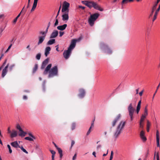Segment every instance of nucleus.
Returning a JSON list of instances; mask_svg holds the SVG:
<instances>
[{
    "mask_svg": "<svg viewBox=\"0 0 160 160\" xmlns=\"http://www.w3.org/2000/svg\"><path fill=\"white\" fill-rule=\"evenodd\" d=\"M52 66V64H49L47 66L43 72L44 75H46L48 73L49 78H52L55 76H57L58 75V69L57 66H55L50 69Z\"/></svg>",
    "mask_w": 160,
    "mask_h": 160,
    "instance_id": "1",
    "label": "nucleus"
},
{
    "mask_svg": "<svg viewBox=\"0 0 160 160\" xmlns=\"http://www.w3.org/2000/svg\"><path fill=\"white\" fill-rule=\"evenodd\" d=\"M81 2L83 4L88 7L90 8L93 7L95 9L102 11L103 9L101 8L96 2L91 1H82Z\"/></svg>",
    "mask_w": 160,
    "mask_h": 160,
    "instance_id": "2",
    "label": "nucleus"
},
{
    "mask_svg": "<svg viewBox=\"0 0 160 160\" xmlns=\"http://www.w3.org/2000/svg\"><path fill=\"white\" fill-rule=\"evenodd\" d=\"M77 40L76 39L72 40L71 42V44L67 50H65L63 53L64 57L66 59H67L69 58L71 52L72 50L75 47Z\"/></svg>",
    "mask_w": 160,
    "mask_h": 160,
    "instance_id": "3",
    "label": "nucleus"
},
{
    "mask_svg": "<svg viewBox=\"0 0 160 160\" xmlns=\"http://www.w3.org/2000/svg\"><path fill=\"white\" fill-rule=\"evenodd\" d=\"M126 122L123 121H121L120 122L118 125V126L116 131L115 132L114 135V136L116 138L121 133L124 127L126 124Z\"/></svg>",
    "mask_w": 160,
    "mask_h": 160,
    "instance_id": "4",
    "label": "nucleus"
},
{
    "mask_svg": "<svg viewBox=\"0 0 160 160\" xmlns=\"http://www.w3.org/2000/svg\"><path fill=\"white\" fill-rule=\"evenodd\" d=\"M127 109L129 115L130 117V121H132L134 118V114L135 110V108L133 107L132 103H130L129 104Z\"/></svg>",
    "mask_w": 160,
    "mask_h": 160,
    "instance_id": "5",
    "label": "nucleus"
},
{
    "mask_svg": "<svg viewBox=\"0 0 160 160\" xmlns=\"http://www.w3.org/2000/svg\"><path fill=\"white\" fill-rule=\"evenodd\" d=\"M15 66V64H12L9 66V63H8L4 68L2 69V77H4L6 75L8 72V67H9V70L10 71H11Z\"/></svg>",
    "mask_w": 160,
    "mask_h": 160,
    "instance_id": "6",
    "label": "nucleus"
},
{
    "mask_svg": "<svg viewBox=\"0 0 160 160\" xmlns=\"http://www.w3.org/2000/svg\"><path fill=\"white\" fill-rule=\"evenodd\" d=\"M99 14L98 13H95L91 15L88 19V22L90 25L92 26L93 25L95 21L98 18Z\"/></svg>",
    "mask_w": 160,
    "mask_h": 160,
    "instance_id": "7",
    "label": "nucleus"
},
{
    "mask_svg": "<svg viewBox=\"0 0 160 160\" xmlns=\"http://www.w3.org/2000/svg\"><path fill=\"white\" fill-rule=\"evenodd\" d=\"M100 48L103 50L105 52L108 54H111L112 53V51L108 46L105 44L103 42H101L100 44Z\"/></svg>",
    "mask_w": 160,
    "mask_h": 160,
    "instance_id": "8",
    "label": "nucleus"
},
{
    "mask_svg": "<svg viewBox=\"0 0 160 160\" xmlns=\"http://www.w3.org/2000/svg\"><path fill=\"white\" fill-rule=\"evenodd\" d=\"M69 6L70 4L66 1H64L62 9V12H69Z\"/></svg>",
    "mask_w": 160,
    "mask_h": 160,
    "instance_id": "9",
    "label": "nucleus"
},
{
    "mask_svg": "<svg viewBox=\"0 0 160 160\" xmlns=\"http://www.w3.org/2000/svg\"><path fill=\"white\" fill-rule=\"evenodd\" d=\"M121 118V115L120 114H119L117 115V117L112 122V127H114L115 125L117 122L120 120Z\"/></svg>",
    "mask_w": 160,
    "mask_h": 160,
    "instance_id": "10",
    "label": "nucleus"
},
{
    "mask_svg": "<svg viewBox=\"0 0 160 160\" xmlns=\"http://www.w3.org/2000/svg\"><path fill=\"white\" fill-rule=\"evenodd\" d=\"M145 118H146L145 117H144V116H141L140 119L139 123V127L140 128H141L142 129H143V128L144 122Z\"/></svg>",
    "mask_w": 160,
    "mask_h": 160,
    "instance_id": "11",
    "label": "nucleus"
},
{
    "mask_svg": "<svg viewBox=\"0 0 160 160\" xmlns=\"http://www.w3.org/2000/svg\"><path fill=\"white\" fill-rule=\"evenodd\" d=\"M79 92L78 97L80 98H83L84 97L85 94V90L81 88L79 90Z\"/></svg>",
    "mask_w": 160,
    "mask_h": 160,
    "instance_id": "12",
    "label": "nucleus"
},
{
    "mask_svg": "<svg viewBox=\"0 0 160 160\" xmlns=\"http://www.w3.org/2000/svg\"><path fill=\"white\" fill-rule=\"evenodd\" d=\"M63 14L62 15V20L63 21H67L69 19L68 13L69 12H62Z\"/></svg>",
    "mask_w": 160,
    "mask_h": 160,
    "instance_id": "13",
    "label": "nucleus"
},
{
    "mask_svg": "<svg viewBox=\"0 0 160 160\" xmlns=\"http://www.w3.org/2000/svg\"><path fill=\"white\" fill-rule=\"evenodd\" d=\"M58 33V31L57 30H54L50 36V38H54L56 37Z\"/></svg>",
    "mask_w": 160,
    "mask_h": 160,
    "instance_id": "14",
    "label": "nucleus"
},
{
    "mask_svg": "<svg viewBox=\"0 0 160 160\" xmlns=\"http://www.w3.org/2000/svg\"><path fill=\"white\" fill-rule=\"evenodd\" d=\"M48 61L49 59L48 58H47L43 62L41 67V69H43L45 68L46 65L48 63Z\"/></svg>",
    "mask_w": 160,
    "mask_h": 160,
    "instance_id": "15",
    "label": "nucleus"
},
{
    "mask_svg": "<svg viewBox=\"0 0 160 160\" xmlns=\"http://www.w3.org/2000/svg\"><path fill=\"white\" fill-rule=\"evenodd\" d=\"M156 140H157V147H160V144H159V131L158 130H157L156 131Z\"/></svg>",
    "mask_w": 160,
    "mask_h": 160,
    "instance_id": "16",
    "label": "nucleus"
},
{
    "mask_svg": "<svg viewBox=\"0 0 160 160\" xmlns=\"http://www.w3.org/2000/svg\"><path fill=\"white\" fill-rule=\"evenodd\" d=\"M18 135L17 132L15 130H13L10 133V137L11 138L16 137Z\"/></svg>",
    "mask_w": 160,
    "mask_h": 160,
    "instance_id": "17",
    "label": "nucleus"
},
{
    "mask_svg": "<svg viewBox=\"0 0 160 160\" xmlns=\"http://www.w3.org/2000/svg\"><path fill=\"white\" fill-rule=\"evenodd\" d=\"M157 5H158L155 4V3H154V4H153V6L152 8V11L151 13V14L149 15V18H150L152 16L156 8Z\"/></svg>",
    "mask_w": 160,
    "mask_h": 160,
    "instance_id": "18",
    "label": "nucleus"
},
{
    "mask_svg": "<svg viewBox=\"0 0 160 160\" xmlns=\"http://www.w3.org/2000/svg\"><path fill=\"white\" fill-rule=\"evenodd\" d=\"M45 36H40L38 37L39 41L38 43V45L42 43L44 40L45 39Z\"/></svg>",
    "mask_w": 160,
    "mask_h": 160,
    "instance_id": "19",
    "label": "nucleus"
},
{
    "mask_svg": "<svg viewBox=\"0 0 160 160\" xmlns=\"http://www.w3.org/2000/svg\"><path fill=\"white\" fill-rule=\"evenodd\" d=\"M38 0H34L33 6L31 10V12L33 11L36 8Z\"/></svg>",
    "mask_w": 160,
    "mask_h": 160,
    "instance_id": "20",
    "label": "nucleus"
},
{
    "mask_svg": "<svg viewBox=\"0 0 160 160\" xmlns=\"http://www.w3.org/2000/svg\"><path fill=\"white\" fill-rule=\"evenodd\" d=\"M67 24H64L62 25L59 26L57 27V28L61 31H62L65 29L66 27H67Z\"/></svg>",
    "mask_w": 160,
    "mask_h": 160,
    "instance_id": "21",
    "label": "nucleus"
},
{
    "mask_svg": "<svg viewBox=\"0 0 160 160\" xmlns=\"http://www.w3.org/2000/svg\"><path fill=\"white\" fill-rule=\"evenodd\" d=\"M11 145L15 148L20 147V146L18 144L17 141L12 142L10 143Z\"/></svg>",
    "mask_w": 160,
    "mask_h": 160,
    "instance_id": "22",
    "label": "nucleus"
},
{
    "mask_svg": "<svg viewBox=\"0 0 160 160\" xmlns=\"http://www.w3.org/2000/svg\"><path fill=\"white\" fill-rule=\"evenodd\" d=\"M51 48L49 47H48L46 48L45 52V55L46 57H47L49 54L50 51H51Z\"/></svg>",
    "mask_w": 160,
    "mask_h": 160,
    "instance_id": "23",
    "label": "nucleus"
},
{
    "mask_svg": "<svg viewBox=\"0 0 160 160\" xmlns=\"http://www.w3.org/2000/svg\"><path fill=\"white\" fill-rule=\"evenodd\" d=\"M55 42V39H51L49 40L48 42H47V45H52Z\"/></svg>",
    "mask_w": 160,
    "mask_h": 160,
    "instance_id": "24",
    "label": "nucleus"
},
{
    "mask_svg": "<svg viewBox=\"0 0 160 160\" xmlns=\"http://www.w3.org/2000/svg\"><path fill=\"white\" fill-rule=\"evenodd\" d=\"M57 149L58 150V153L60 154V158H62L63 156L62 154V150L59 148H58Z\"/></svg>",
    "mask_w": 160,
    "mask_h": 160,
    "instance_id": "25",
    "label": "nucleus"
},
{
    "mask_svg": "<svg viewBox=\"0 0 160 160\" xmlns=\"http://www.w3.org/2000/svg\"><path fill=\"white\" fill-rule=\"evenodd\" d=\"M20 133L19 134V135L21 137H24L27 134L26 132H24L22 129L21 130V131H20Z\"/></svg>",
    "mask_w": 160,
    "mask_h": 160,
    "instance_id": "26",
    "label": "nucleus"
},
{
    "mask_svg": "<svg viewBox=\"0 0 160 160\" xmlns=\"http://www.w3.org/2000/svg\"><path fill=\"white\" fill-rule=\"evenodd\" d=\"M151 126V123L148 120L147 121V131L148 132H149V127Z\"/></svg>",
    "mask_w": 160,
    "mask_h": 160,
    "instance_id": "27",
    "label": "nucleus"
},
{
    "mask_svg": "<svg viewBox=\"0 0 160 160\" xmlns=\"http://www.w3.org/2000/svg\"><path fill=\"white\" fill-rule=\"evenodd\" d=\"M141 105H140L138 104L136 107V112L137 114H138L141 108Z\"/></svg>",
    "mask_w": 160,
    "mask_h": 160,
    "instance_id": "28",
    "label": "nucleus"
},
{
    "mask_svg": "<svg viewBox=\"0 0 160 160\" xmlns=\"http://www.w3.org/2000/svg\"><path fill=\"white\" fill-rule=\"evenodd\" d=\"M158 13H157L156 12H155L153 16V18L152 19V22H154L157 18V16L158 14Z\"/></svg>",
    "mask_w": 160,
    "mask_h": 160,
    "instance_id": "29",
    "label": "nucleus"
},
{
    "mask_svg": "<svg viewBox=\"0 0 160 160\" xmlns=\"http://www.w3.org/2000/svg\"><path fill=\"white\" fill-rule=\"evenodd\" d=\"M38 68V65L37 64H35L34 67L33 69V72L35 73L36 71L37 70Z\"/></svg>",
    "mask_w": 160,
    "mask_h": 160,
    "instance_id": "30",
    "label": "nucleus"
},
{
    "mask_svg": "<svg viewBox=\"0 0 160 160\" xmlns=\"http://www.w3.org/2000/svg\"><path fill=\"white\" fill-rule=\"evenodd\" d=\"M19 148H21V149L25 153H26V154H28V152L25 149L23 148V147L22 146L20 147H19Z\"/></svg>",
    "mask_w": 160,
    "mask_h": 160,
    "instance_id": "31",
    "label": "nucleus"
},
{
    "mask_svg": "<svg viewBox=\"0 0 160 160\" xmlns=\"http://www.w3.org/2000/svg\"><path fill=\"white\" fill-rule=\"evenodd\" d=\"M41 56V54L40 53H38L36 56V58L39 60L40 59Z\"/></svg>",
    "mask_w": 160,
    "mask_h": 160,
    "instance_id": "32",
    "label": "nucleus"
},
{
    "mask_svg": "<svg viewBox=\"0 0 160 160\" xmlns=\"http://www.w3.org/2000/svg\"><path fill=\"white\" fill-rule=\"evenodd\" d=\"M39 33L40 35H42V36H45V37H46V34L45 33L44 31H41L39 32Z\"/></svg>",
    "mask_w": 160,
    "mask_h": 160,
    "instance_id": "33",
    "label": "nucleus"
},
{
    "mask_svg": "<svg viewBox=\"0 0 160 160\" xmlns=\"http://www.w3.org/2000/svg\"><path fill=\"white\" fill-rule=\"evenodd\" d=\"M76 127V124L75 123H73L72 124V130H73L75 129Z\"/></svg>",
    "mask_w": 160,
    "mask_h": 160,
    "instance_id": "34",
    "label": "nucleus"
},
{
    "mask_svg": "<svg viewBox=\"0 0 160 160\" xmlns=\"http://www.w3.org/2000/svg\"><path fill=\"white\" fill-rule=\"evenodd\" d=\"M141 139L143 141V142H145L147 140L146 138L144 136H142L140 137Z\"/></svg>",
    "mask_w": 160,
    "mask_h": 160,
    "instance_id": "35",
    "label": "nucleus"
},
{
    "mask_svg": "<svg viewBox=\"0 0 160 160\" xmlns=\"http://www.w3.org/2000/svg\"><path fill=\"white\" fill-rule=\"evenodd\" d=\"M50 152H51V153L52 154V157H53H53H54L55 154L56 153L53 150H51Z\"/></svg>",
    "mask_w": 160,
    "mask_h": 160,
    "instance_id": "36",
    "label": "nucleus"
},
{
    "mask_svg": "<svg viewBox=\"0 0 160 160\" xmlns=\"http://www.w3.org/2000/svg\"><path fill=\"white\" fill-rule=\"evenodd\" d=\"M16 128L17 129L19 130V131H21V130L22 129V128H21V127L20 126L19 124H17L16 126Z\"/></svg>",
    "mask_w": 160,
    "mask_h": 160,
    "instance_id": "37",
    "label": "nucleus"
},
{
    "mask_svg": "<svg viewBox=\"0 0 160 160\" xmlns=\"http://www.w3.org/2000/svg\"><path fill=\"white\" fill-rule=\"evenodd\" d=\"M113 152L112 151L111 152V155L110 156L109 160H112L113 157Z\"/></svg>",
    "mask_w": 160,
    "mask_h": 160,
    "instance_id": "38",
    "label": "nucleus"
},
{
    "mask_svg": "<svg viewBox=\"0 0 160 160\" xmlns=\"http://www.w3.org/2000/svg\"><path fill=\"white\" fill-rule=\"evenodd\" d=\"M7 147L9 149V152L10 153H12V150L11 149V147H10V145L8 144L7 145Z\"/></svg>",
    "mask_w": 160,
    "mask_h": 160,
    "instance_id": "39",
    "label": "nucleus"
},
{
    "mask_svg": "<svg viewBox=\"0 0 160 160\" xmlns=\"http://www.w3.org/2000/svg\"><path fill=\"white\" fill-rule=\"evenodd\" d=\"M25 139L26 140H29V141H33V140L32 138L29 137H26L25 138Z\"/></svg>",
    "mask_w": 160,
    "mask_h": 160,
    "instance_id": "40",
    "label": "nucleus"
},
{
    "mask_svg": "<svg viewBox=\"0 0 160 160\" xmlns=\"http://www.w3.org/2000/svg\"><path fill=\"white\" fill-rule=\"evenodd\" d=\"M144 135H145L144 132L143 130L141 131L140 133V137H141L142 136H144Z\"/></svg>",
    "mask_w": 160,
    "mask_h": 160,
    "instance_id": "41",
    "label": "nucleus"
},
{
    "mask_svg": "<svg viewBox=\"0 0 160 160\" xmlns=\"http://www.w3.org/2000/svg\"><path fill=\"white\" fill-rule=\"evenodd\" d=\"M58 20L57 19H56L55 22L54 23V26H56L58 25Z\"/></svg>",
    "mask_w": 160,
    "mask_h": 160,
    "instance_id": "42",
    "label": "nucleus"
},
{
    "mask_svg": "<svg viewBox=\"0 0 160 160\" xmlns=\"http://www.w3.org/2000/svg\"><path fill=\"white\" fill-rule=\"evenodd\" d=\"M24 7L23 8H22V10L21 11V12L17 16V17H16V18H17L18 19V18L20 17V15L21 14V13L24 10Z\"/></svg>",
    "mask_w": 160,
    "mask_h": 160,
    "instance_id": "43",
    "label": "nucleus"
},
{
    "mask_svg": "<svg viewBox=\"0 0 160 160\" xmlns=\"http://www.w3.org/2000/svg\"><path fill=\"white\" fill-rule=\"evenodd\" d=\"M160 10V4H159L158 7L155 11V12L158 13Z\"/></svg>",
    "mask_w": 160,
    "mask_h": 160,
    "instance_id": "44",
    "label": "nucleus"
},
{
    "mask_svg": "<svg viewBox=\"0 0 160 160\" xmlns=\"http://www.w3.org/2000/svg\"><path fill=\"white\" fill-rule=\"evenodd\" d=\"M78 8H81L82 9L84 10L85 9V7L81 6L79 5L78 6Z\"/></svg>",
    "mask_w": 160,
    "mask_h": 160,
    "instance_id": "45",
    "label": "nucleus"
},
{
    "mask_svg": "<svg viewBox=\"0 0 160 160\" xmlns=\"http://www.w3.org/2000/svg\"><path fill=\"white\" fill-rule=\"evenodd\" d=\"M156 158H157V160H159V153L158 152L156 154Z\"/></svg>",
    "mask_w": 160,
    "mask_h": 160,
    "instance_id": "46",
    "label": "nucleus"
},
{
    "mask_svg": "<svg viewBox=\"0 0 160 160\" xmlns=\"http://www.w3.org/2000/svg\"><path fill=\"white\" fill-rule=\"evenodd\" d=\"M148 115V112H144V113L142 114V116H144V117H145L146 118V117Z\"/></svg>",
    "mask_w": 160,
    "mask_h": 160,
    "instance_id": "47",
    "label": "nucleus"
},
{
    "mask_svg": "<svg viewBox=\"0 0 160 160\" xmlns=\"http://www.w3.org/2000/svg\"><path fill=\"white\" fill-rule=\"evenodd\" d=\"M77 154L76 153L74 154V156L73 157L72 159V160H76V157H77Z\"/></svg>",
    "mask_w": 160,
    "mask_h": 160,
    "instance_id": "48",
    "label": "nucleus"
},
{
    "mask_svg": "<svg viewBox=\"0 0 160 160\" xmlns=\"http://www.w3.org/2000/svg\"><path fill=\"white\" fill-rule=\"evenodd\" d=\"M59 36L61 37L64 34V32H63L60 31L59 32Z\"/></svg>",
    "mask_w": 160,
    "mask_h": 160,
    "instance_id": "49",
    "label": "nucleus"
},
{
    "mask_svg": "<svg viewBox=\"0 0 160 160\" xmlns=\"http://www.w3.org/2000/svg\"><path fill=\"white\" fill-rule=\"evenodd\" d=\"M4 29V28H0V30L1 31V32L0 33V37H1V36L2 35V32L3 31Z\"/></svg>",
    "mask_w": 160,
    "mask_h": 160,
    "instance_id": "50",
    "label": "nucleus"
},
{
    "mask_svg": "<svg viewBox=\"0 0 160 160\" xmlns=\"http://www.w3.org/2000/svg\"><path fill=\"white\" fill-rule=\"evenodd\" d=\"M75 144V142L74 140H72L71 142V148H72V146L74 145V144Z\"/></svg>",
    "mask_w": 160,
    "mask_h": 160,
    "instance_id": "51",
    "label": "nucleus"
},
{
    "mask_svg": "<svg viewBox=\"0 0 160 160\" xmlns=\"http://www.w3.org/2000/svg\"><path fill=\"white\" fill-rule=\"evenodd\" d=\"M7 59H6L5 60V61H4V63H3L2 65V67H3L6 64L7 62Z\"/></svg>",
    "mask_w": 160,
    "mask_h": 160,
    "instance_id": "52",
    "label": "nucleus"
},
{
    "mask_svg": "<svg viewBox=\"0 0 160 160\" xmlns=\"http://www.w3.org/2000/svg\"><path fill=\"white\" fill-rule=\"evenodd\" d=\"M91 129H90V128H89V130H88V131L87 133V135H88L90 133V132H91Z\"/></svg>",
    "mask_w": 160,
    "mask_h": 160,
    "instance_id": "53",
    "label": "nucleus"
},
{
    "mask_svg": "<svg viewBox=\"0 0 160 160\" xmlns=\"http://www.w3.org/2000/svg\"><path fill=\"white\" fill-rule=\"evenodd\" d=\"M11 132V131L10 130V127H8V133L10 134Z\"/></svg>",
    "mask_w": 160,
    "mask_h": 160,
    "instance_id": "54",
    "label": "nucleus"
},
{
    "mask_svg": "<svg viewBox=\"0 0 160 160\" xmlns=\"http://www.w3.org/2000/svg\"><path fill=\"white\" fill-rule=\"evenodd\" d=\"M28 134L32 138H33L34 139H35V138L31 133H29Z\"/></svg>",
    "mask_w": 160,
    "mask_h": 160,
    "instance_id": "55",
    "label": "nucleus"
},
{
    "mask_svg": "<svg viewBox=\"0 0 160 160\" xmlns=\"http://www.w3.org/2000/svg\"><path fill=\"white\" fill-rule=\"evenodd\" d=\"M102 147V146L101 145H98L97 147V149H99L100 148H101Z\"/></svg>",
    "mask_w": 160,
    "mask_h": 160,
    "instance_id": "56",
    "label": "nucleus"
},
{
    "mask_svg": "<svg viewBox=\"0 0 160 160\" xmlns=\"http://www.w3.org/2000/svg\"><path fill=\"white\" fill-rule=\"evenodd\" d=\"M27 96H25V95H24L23 96V99H24V100H27Z\"/></svg>",
    "mask_w": 160,
    "mask_h": 160,
    "instance_id": "57",
    "label": "nucleus"
},
{
    "mask_svg": "<svg viewBox=\"0 0 160 160\" xmlns=\"http://www.w3.org/2000/svg\"><path fill=\"white\" fill-rule=\"evenodd\" d=\"M143 92V90H142L139 93V94L140 96H142V95Z\"/></svg>",
    "mask_w": 160,
    "mask_h": 160,
    "instance_id": "58",
    "label": "nucleus"
},
{
    "mask_svg": "<svg viewBox=\"0 0 160 160\" xmlns=\"http://www.w3.org/2000/svg\"><path fill=\"white\" fill-rule=\"evenodd\" d=\"M144 112H148V110L147 108H145L144 109Z\"/></svg>",
    "mask_w": 160,
    "mask_h": 160,
    "instance_id": "59",
    "label": "nucleus"
},
{
    "mask_svg": "<svg viewBox=\"0 0 160 160\" xmlns=\"http://www.w3.org/2000/svg\"><path fill=\"white\" fill-rule=\"evenodd\" d=\"M17 19H18V18H15V19L13 21V22L14 23H15L16 22Z\"/></svg>",
    "mask_w": 160,
    "mask_h": 160,
    "instance_id": "60",
    "label": "nucleus"
},
{
    "mask_svg": "<svg viewBox=\"0 0 160 160\" xmlns=\"http://www.w3.org/2000/svg\"><path fill=\"white\" fill-rule=\"evenodd\" d=\"M12 46V44H11L8 47V50H9L10 49V48H11V47Z\"/></svg>",
    "mask_w": 160,
    "mask_h": 160,
    "instance_id": "61",
    "label": "nucleus"
},
{
    "mask_svg": "<svg viewBox=\"0 0 160 160\" xmlns=\"http://www.w3.org/2000/svg\"><path fill=\"white\" fill-rule=\"evenodd\" d=\"M53 143L54 146L57 149L58 148V146L56 145V144L54 142H53Z\"/></svg>",
    "mask_w": 160,
    "mask_h": 160,
    "instance_id": "62",
    "label": "nucleus"
},
{
    "mask_svg": "<svg viewBox=\"0 0 160 160\" xmlns=\"http://www.w3.org/2000/svg\"><path fill=\"white\" fill-rule=\"evenodd\" d=\"M160 0H157V2H155V3L158 5V3L160 2Z\"/></svg>",
    "mask_w": 160,
    "mask_h": 160,
    "instance_id": "63",
    "label": "nucleus"
},
{
    "mask_svg": "<svg viewBox=\"0 0 160 160\" xmlns=\"http://www.w3.org/2000/svg\"><path fill=\"white\" fill-rule=\"evenodd\" d=\"M92 155L94 156L95 157H96V152H92Z\"/></svg>",
    "mask_w": 160,
    "mask_h": 160,
    "instance_id": "64",
    "label": "nucleus"
}]
</instances>
